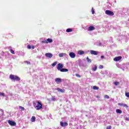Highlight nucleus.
<instances>
[{
  "instance_id": "17",
  "label": "nucleus",
  "mask_w": 129,
  "mask_h": 129,
  "mask_svg": "<svg viewBox=\"0 0 129 129\" xmlns=\"http://www.w3.org/2000/svg\"><path fill=\"white\" fill-rule=\"evenodd\" d=\"M118 105H119L120 106H123L124 107H126V106H127L126 104L120 103H118Z\"/></svg>"
},
{
  "instance_id": "23",
  "label": "nucleus",
  "mask_w": 129,
  "mask_h": 129,
  "mask_svg": "<svg viewBox=\"0 0 129 129\" xmlns=\"http://www.w3.org/2000/svg\"><path fill=\"white\" fill-rule=\"evenodd\" d=\"M93 89H94V90H98V89H99V88L98 87L94 86L93 87Z\"/></svg>"
},
{
  "instance_id": "35",
  "label": "nucleus",
  "mask_w": 129,
  "mask_h": 129,
  "mask_svg": "<svg viewBox=\"0 0 129 129\" xmlns=\"http://www.w3.org/2000/svg\"><path fill=\"white\" fill-rule=\"evenodd\" d=\"M25 63H26V64H31V62L30 61H25Z\"/></svg>"
},
{
  "instance_id": "40",
  "label": "nucleus",
  "mask_w": 129,
  "mask_h": 129,
  "mask_svg": "<svg viewBox=\"0 0 129 129\" xmlns=\"http://www.w3.org/2000/svg\"><path fill=\"white\" fill-rule=\"evenodd\" d=\"M31 48L32 49H35V46H34V45L32 46Z\"/></svg>"
},
{
  "instance_id": "10",
  "label": "nucleus",
  "mask_w": 129,
  "mask_h": 129,
  "mask_svg": "<svg viewBox=\"0 0 129 129\" xmlns=\"http://www.w3.org/2000/svg\"><path fill=\"white\" fill-rule=\"evenodd\" d=\"M87 52H85L83 50H79L78 51V54L79 55H84V54H86Z\"/></svg>"
},
{
  "instance_id": "43",
  "label": "nucleus",
  "mask_w": 129,
  "mask_h": 129,
  "mask_svg": "<svg viewBox=\"0 0 129 129\" xmlns=\"http://www.w3.org/2000/svg\"><path fill=\"white\" fill-rule=\"evenodd\" d=\"M97 98H100V97L99 96H96Z\"/></svg>"
},
{
  "instance_id": "45",
  "label": "nucleus",
  "mask_w": 129,
  "mask_h": 129,
  "mask_svg": "<svg viewBox=\"0 0 129 129\" xmlns=\"http://www.w3.org/2000/svg\"><path fill=\"white\" fill-rule=\"evenodd\" d=\"M122 67H125V64H123V65H122Z\"/></svg>"
},
{
  "instance_id": "12",
  "label": "nucleus",
  "mask_w": 129,
  "mask_h": 129,
  "mask_svg": "<svg viewBox=\"0 0 129 129\" xmlns=\"http://www.w3.org/2000/svg\"><path fill=\"white\" fill-rule=\"evenodd\" d=\"M121 59V56H117L114 58V61H119Z\"/></svg>"
},
{
  "instance_id": "39",
  "label": "nucleus",
  "mask_w": 129,
  "mask_h": 129,
  "mask_svg": "<svg viewBox=\"0 0 129 129\" xmlns=\"http://www.w3.org/2000/svg\"><path fill=\"white\" fill-rule=\"evenodd\" d=\"M125 120H127V121H129V118L128 117L125 118Z\"/></svg>"
},
{
  "instance_id": "25",
  "label": "nucleus",
  "mask_w": 129,
  "mask_h": 129,
  "mask_svg": "<svg viewBox=\"0 0 129 129\" xmlns=\"http://www.w3.org/2000/svg\"><path fill=\"white\" fill-rule=\"evenodd\" d=\"M114 85H115V86H117V85H118V84H119V82H115L114 83Z\"/></svg>"
},
{
  "instance_id": "29",
  "label": "nucleus",
  "mask_w": 129,
  "mask_h": 129,
  "mask_svg": "<svg viewBox=\"0 0 129 129\" xmlns=\"http://www.w3.org/2000/svg\"><path fill=\"white\" fill-rule=\"evenodd\" d=\"M20 108H21V111H24L25 110V108L22 106H20Z\"/></svg>"
},
{
  "instance_id": "24",
  "label": "nucleus",
  "mask_w": 129,
  "mask_h": 129,
  "mask_svg": "<svg viewBox=\"0 0 129 129\" xmlns=\"http://www.w3.org/2000/svg\"><path fill=\"white\" fill-rule=\"evenodd\" d=\"M41 43H43L44 44H48L47 42V39H44L41 41Z\"/></svg>"
},
{
  "instance_id": "31",
  "label": "nucleus",
  "mask_w": 129,
  "mask_h": 129,
  "mask_svg": "<svg viewBox=\"0 0 129 129\" xmlns=\"http://www.w3.org/2000/svg\"><path fill=\"white\" fill-rule=\"evenodd\" d=\"M10 52L12 54H15V51L13 49H10Z\"/></svg>"
},
{
  "instance_id": "47",
  "label": "nucleus",
  "mask_w": 129,
  "mask_h": 129,
  "mask_svg": "<svg viewBox=\"0 0 129 129\" xmlns=\"http://www.w3.org/2000/svg\"><path fill=\"white\" fill-rule=\"evenodd\" d=\"M119 66H117V67H118L119 68Z\"/></svg>"
},
{
  "instance_id": "19",
  "label": "nucleus",
  "mask_w": 129,
  "mask_h": 129,
  "mask_svg": "<svg viewBox=\"0 0 129 129\" xmlns=\"http://www.w3.org/2000/svg\"><path fill=\"white\" fill-rule=\"evenodd\" d=\"M94 30H95V28H94V27L92 26L89 27V31H93Z\"/></svg>"
},
{
  "instance_id": "36",
  "label": "nucleus",
  "mask_w": 129,
  "mask_h": 129,
  "mask_svg": "<svg viewBox=\"0 0 129 129\" xmlns=\"http://www.w3.org/2000/svg\"><path fill=\"white\" fill-rule=\"evenodd\" d=\"M51 99L52 100H53V101H55V100H56V98L55 97H52Z\"/></svg>"
},
{
  "instance_id": "1",
  "label": "nucleus",
  "mask_w": 129,
  "mask_h": 129,
  "mask_svg": "<svg viewBox=\"0 0 129 129\" xmlns=\"http://www.w3.org/2000/svg\"><path fill=\"white\" fill-rule=\"evenodd\" d=\"M33 104L36 110H40V109H42V103L39 101H34L33 102Z\"/></svg>"
},
{
  "instance_id": "13",
  "label": "nucleus",
  "mask_w": 129,
  "mask_h": 129,
  "mask_svg": "<svg viewBox=\"0 0 129 129\" xmlns=\"http://www.w3.org/2000/svg\"><path fill=\"white\" fill-rule=\"evenodd\" d=\"M59 57H64L65 56H67V54L66 53H60L58 54Z\"/></svg>"
},
{
  "instance_id": "44",
  "label": "nucleus",
  "mask_w": 129,
  "mask_h": 129,
  "mask_svg": "<svg viewBox=\"0 0 129 129\" xmlns=\"http://www.w3.org/2000/svg\"><path fill=\"white\" fill-rule=\"evenodd\" d=\"M9 96H13V94H10L9 95Z\"/></svg>"
},
{
  "instance_id": "7",
  "label": "nucleus",
  "mask_w": 129,
  "mask_h": 129,
  "mask_svg": "<svg viewBox=\"0 0 129 129\" xmlns=\"http://www.w3.org/2000/svg\"><path fill=\"white\" fill-rule=\"evenodd\" d=\"M69 56L70 57H71V58H74L76 57V54H75V53L71 52L69 53Z\"/></svg>"
},
{
  "instance_id": "2",
  "label": "nucleus",
  "mask_w": 129,
  "mask_h": 129,
  "mask_svg": "<svg viewBox=\"0 0 129 129\" xmlns=\"http://www.w3.org/2000/svg\"><path fill=\"white\" fill-rule=\"evenodd\" d=\"M57 69L60 72H68V69H63V64L62 63H58L57 64Z\"/></svg>"
},
{
  "instance_id": "11",
  "label": "nucleus",
  "mask_w": 129,
  "mask_h": 129,
  "mask_svg": "<svg viewBox=\"0 0 129 129\" xmlns=\"http://www.w3.org/2000/svg\"><path fill=\"white\" fill-rule=\"evenodd\" d=\"M90 52L92 55H97V51L94 50H90Z\"/></svg>"
},
{
  "instance_id": "14",
  "label": "nucleus",
  "mask_w": 129,
  "mask_h": 129,
  "mask_svg": "<svg viewBox=\"0 0 129 129\" xmlns=\"http://www.w3.org/2000/svg\"><path fill=\"white\" fill-rule=\"evenodd\" d=\"M56 90H57V91H58V92H62V93L65 92L64 90H63L62 89H60L59 88H56Z\"/></svg>"
},
{
  "instance_id": "3",
  "label": "nucleus",
  "mask_w": 129,
  "mask_h": 129,
  "mask_svg": "<svg viewBox=\"0 0 129 129\" xmlns=\"http://www.w3.org/2000/svg\"><path fill=\"white\" fill-rule=\"evenodd\" d=\"M10 78L11 80H14L16 81H20V80H21V78H20V77L14 75H10Z\"/></svg>"
},
{
  "instance_id": "8",
  "label": "nucleus",
  "mask_w": 129,
  "mask_h": 129,
  "mask_svg": "<svg viewBox=\"0 0 129 129\" xmlns=\"http://www.w3.org/2000/svg\"><path fill=\"white\" fill-rule=\"evenodd\" d=\"M45 56L47 57V58H52L53 57V54L51 53H45Z\"/></svg>"
},
{
  "instance_id": "33",
  "label": "nucleus",
  "mask_w": 129,
  "mask_h": 129,
  "mask_svg": "<svg viewBox=\"0 0 129 129\" xmlns=\"http://www.w3.org/2000/svg\"><path fill=\"white\" fill-rule=\"evenodd\" d=\"M106 128L107 129H111V126H110V125L107 126Z\"/></svg>"
},
{
  "instance_id": "27",
  "label": "nucleus",
  "mask_w": 129,
  "mask_h": 129,
  "mask_svg": "<svg viewBox=\"0 0 129 129\" xmlns=\"http://www.w3.org/2000/svg\"><path fill=\"white\" fill-rule=\"evenodd\" d=\"M104 98H106L107 99H109V96L107 95H106L104 96Z\"/></svg>"
},
{
  "instance_id": "18",
  "label": "nucleus",
  "mask_w": 129,
  "mask_h": 129,
  "mask_svg": "<svg viewBox=\"0 0 129 129\" xmlns=\"http://www.w3.org/2000/svg\"><path fill=\"white\" fill-rule=\"evenodd\" d=\"M116 113L120 114V113H122V111H121L120 109H117L116 110Z\"/></svg>"
},
{
  "instance_id": "9",
  "label": "nucleus",
  "mask_w": 129,
  "mask_h": 129,
  "mask_svg": "<svg viewBox=\"0 0 129 129\" xmlns=\"http://www.w3.org/2000/svg\"><path fill=\"white\" fill-rule=\"evenodd\" d=\"M55 82L58 84V83H61L62 82V79L61 78H57L55 79Z\"/></svg>"
},
{
  "instance_id": "5",
  "label": "nucleus",
  "mask_w": 129,
  "mask_h": 129,
  "mask_svg": "<svg viewBox=\"0 0 129 129\" xmlns=\"http://www.w3.org/2000/svg\"><path fill=\"white\" fill-rule=\"evenodd\" d=\"M8 123H9V124L10 125H12V126H15L17 124V123H16V122L15 121H12L11 120H9L8 121Z\"/></svg>"
},
{
  "instance_id": "28",
  "label": "nucleus",
  "mask_w": 129,
  "mask_h": 129,
  "mask_svg": "<svg viewBox=\"0 0 129 129\" xmlns=\"http://www.w3.org/2000/svg\"><path fill=\"white\" fill-rule=\"evenodd\" d=\"M125 95L126 96V97H129V92L125 93Z\"/></svg>"
},
{
  "instance_id": "37",
  "label": "nucleus",
  "mask_w": 129,
  "mask_h": 129,
  "mask_svg": "<svg viewBox=\"0 0 129 129\" xmlns=\"http://www.w3.org/2000/svg\"><path fill=\"white\" fill-rule=\"evenodd\" d=\"M97 46H101V43H99V44L98 43H96Z\"/></svg>"
},
{
  "instance_id": "34",
  "label": "nucleus",
  "mask_w": 129,
  "mask_h": 129,
  "mask_svg": "<svg viewBox=\"0 0 129 129\" xmlns=\"http://www.w3.org/2000/svg\"><path fill=\"white\" fill-rule=\"evenodd\" d=\"M27 48L28 49H32V46L31 45H28Z\"/></svg>"
},
{
  "instance_id": "20",
  "label": "nucleus",
  "mask_w": 129,
  "mask_h": 129,
  "mask_svg": "<svg viewBox=\"0 0 129 129\" xmlns=\"http://www.w3.org/2000/svg\"><path fill=\"white\" fill-rule=\"evenodd\" d=\"M35 120H36V117L33 116L31 117V121H32V122H34L35 121Z\"/></svg>"
},
{
  "instance_id": "6",
  "label": "nucleus",
  "mask_w": 129,
  "mask_h": 129,
  "mask_svg": "<svg viewBox=\"0 0 129 129\" xmlns=\"http://www.w3.org/2000/svg\"><path fill=\"white\" fill-rule=\"evenodd\" d=\"M60 124L61 126H62V127H64L65 126H68V123L67 122H60Z\"/></svg>"
},
{
  "instance_id": "21",
  "label": "nucleus",
  "mask_w": 129,
  "mask_h": 129,
  "mask_svg": "<svg viewBox=\"0 0 129 129\" xmlns=\"http://www.w3.org/2000/svg\"><path fill=\"white\" fill-rule=\"evenodd\" d=\"M86 59H87V61L88 63H91V62H92L91 59H90L88 57V56L87 57Z\"/></svg>"
},
{
  "instance_id": "26",
  "label": "nucleus",
  "mask_w": 129,
  "mask_h": 129,
  "mask_svg": "<svg viewBox=\"0 0 129 129\" xmlns=\"http://www.w3.org/2000/svg\"><path fill=\"white\" fill-rule=\"evenodd\" d=\"M0 96H3L5 97L6 95H5V93H2L0 92Z\"/></svg>"
},
{
  "instance_id": "42",
  "label": "nucleus",
  "mask_w": 129,
  "mask_h": 129,
  "mask_svg": "<svg viewBox=\"0 0 129 129\" xmlns=\"http://www.w3.org/2000/svg\"><path fill=\"white\" fill-rule=\"evenodd\" d=\"M6 98V100H8L9 99V97H8V96H5Z\"/></svg>"
},
{
  "instance_id": "46",
  "label": "nucleus",
  "mask_w": 129,
  "mask_h": 129,
  "mask_svg": "<svg viewBox=\"0 0 129 129\" xmlns=\"http://www.w3.org/2000/svg\"><path fill=\"white\" fill-rule=\"evenodd\" d=\"M122 70H123V71H124V69H122Z\"/></svg>"
},
{
  "instance_id": "30",
  "label": "nucleus",
  "mask_w": 129,
  "mask_h": 129,
  "mask_svg": "<svg viewBox=\"0 0 129 129\" xmlns=\"http://www.w3.org/2000/svg\"><path fill=\"white\" fill-rule=\"evenodd\" d=\"M91 12H92V14L93 15H94V9H93V8H92Z\"/></svg>"
},
{
  "instance_id": "22",
  "label": "nucleus",
  "mask_w": 129,
  "mask_h": 129,
  "mask_svg": "<svg viewBox=\"0 0 129 129\" xmlns=\"http://www.w3.org/2000/svg\"><path fill=\"white\" fill-rule=\"evenodd\" d=\"M57 64H58V62L55 61L51 64V66H52V67H55V66L57 65Z\"/></svg>"
},
{
  "instance_id": "41",
  "label": "nucleus",
  "mask_w": 129,
  "mask_h": 129,
  "mask_svg": "<svg viewBox=\"0 0 129 129\" xmlns=\"http://www.w3.org/2000/svg\"><path fill=\"white\" fill-rule=\"evenodd\" d=\"M101 59H103V58H104V56L103 55L101 56Z\"/></svg>"
},
{
  "instance_id": "32",
  "label": "nucleus",
  "mask_w": 129,
  "mask_h": 129,
  "mask_svg": "<svg viewBox=\"0 0 129 129\" xmlns=\"http://www.w3.org/2000/svg\"><path fill=\"white\" fill-rule=\"evenodd\" d=\"M99 69H103V66L102 65H100L99 67Z\"/></svg>"
},
{
  "instance_id": "16",
  "label": "nucleus",
  "mask_w": 129,
  "mask_h": 129,
  "mask_svg": "<svg viewBox=\"0 0 129 129\" xmlns=\"http://www.w3.org/2000/svg\"><path fill=\"white\" fill-rule=\"evenodd\" d=\"M47 44H49V43H52L53 42V39H51V38H48L47 39H46Z\"/></svg>"
},
{
  "instance_id": "38",
  "label": "nucleus",
  "mask_w": 129,
  "mask_h": 129,
  "mask_svg": "<svg viewBox=\"0 0 129 129\" xmlns=\"http://www.w3.org/2000/svg\"><path fill=\"white\" fill-rule=\"evenodd\" d=\"M76 76H77V77H80V75L79 74H76Z\"/></svg>"
},
{
  "instance_id": "4",
  "label": "nucleus",
  "mask_w": 129,
  "mask_h": 129,
  "mask_svg": "<svg viewBox=\"0 0 129 129\" xmlns=\"http://www.w3.org/2000/svg\"><path fill=\"white\" fill-rule=\"evenodd\" d=\"M105 13L106 14V15H107L108 16H114V13L110 10H106L105 12Z\"/></svg>"
},
{
  "instance_id": "15",
  "label": "nucleus",
  "mask_w": 129,
  "mask_h": 129,
  "mask_svg": "<svg viewBox=\"0 0 129 129\" xmlns=\"http://www.w3.org/2000/svg\"><path fill=\"white\" fill-rule=\"evenodd\" d=\"M92 71H96L97 70V66L96 65H94V67L92 68Z\"/></svg>"
}]
</instances>
